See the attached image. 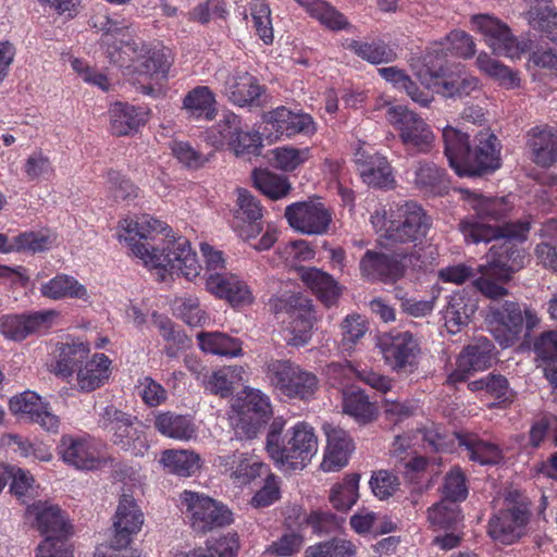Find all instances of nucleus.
Here are the masks:
<instances>
[{
	"label": "nucleus",
	"mask_w": 557,
	"mask_h": 557,
	"mask_svg": "<svg viewBox=\"0 0 557 557\" xmlns=\"http://www.w3.org/2000/svg\"><path fill=\"white\" fill-rule=\"evenodd\" d=\"M459 231L467 243L494 244L487 255L486 263L478 268L480 276L473 281L475 288L491 300H499L509 292L505 285L512 275L523 268V252L513 240H525L530 231L527 221L507 222L502 225L476 222L474 218L463 219L459 223Z\"/></svg>",
	"instance_id": "obj_1"
},
{
	"label": "nucleus",
	"mask_w": 557,
	"mask_h": 557,
	"mask_svg": "<svg viewBox=\"0 0 557 557\" xmlns=\"http://www.w3.org/2000/svg\"><path fill=\"white\" fill-rule=\"evenodd\" d=\"M121 228L123 233L119 234L120 239L127 243L132 252L143 260L146 267L159 270L160 281H165L166 274L176 273L189 281L199 274L200 267L196 253L186 238L163 240L162 248L152 244L165 231L161 221L143 214L136 220H123Z\"/></svg>",
	"instance_id": "obj_2"
},
{
	"label": "nucleus",
	"mask_w": 557,
	"mask_h": 557,
	"mask_svg": "<svg viewBox=\"0 0 557 557\" xmlns=\"http://www.w3.org/2000/svg\"><path fill=\"white\" fill-rule=\"evenodd\" d=\"M443 140L444 153L459 176H482L500 166L498 139L487 129L475 136L474 147L467 133L451 126L443 129Z\"/></svg>",
	"instance_id": "obj_3"
},
{
	"label": "nucleus",
	"mask_w": 557,
	"mask_h": 557,
	"mask_svg": "<svg viewBox=\"0 0 557 557\" xmlns=\"http://www.w3.org/2000/svg\"><path fill=\"white\" fill-rule=\"evenodd\" d=\"M285 420L275 418L270 424L265 449L276 463L290 469H304L318 451V440L313 429L298 423L283 435Z\"/></svg>",
	"instance_id": "obj_4"
},
{
	"label": "nucleus",
	"mask_w": 557,
	"mask_h": 557,
	"mask_svg": "<svg viewBox=\"0 0 557 557\" xmlns=\"http://www.w3.org/2000/svg\"><path fill=\"white\" fill-rule=\"evenodd\" d=\"M265 376L272 387L288 398L307 400L319 387V380L314 373L287 359L268 361Z\"/></svg>",
	"instance_id": "obj_5"
},
{
	"label": "nucleus",
	"mask_w": 557,
	"mask_h": 557,
	"mask_svg": "<svg viewBox=\"0 0 557 557\" xmlns=\"http://www.w3.org/2000/svg\"><path fill=\"white\" fill-rule=\"evenodd\" d=\"M530 516L528 498L519 491H510L505 497V508L490 519L488 534L493 540L510 545L525 534Z\"/></svg>",
	"instance_id": "obj_6"
},
{
	"label": "nucleus",
	"mask_w": 557,
	"mask_h": 557,
	"mask_svg": "<svg viewBox=\"0 0 557 557\" xmlns=\"http://www.w3.org/2000/svg\"><path fill=\"white\" fill-rule=\"evenodd\" d=\"M414 258L413 248H403L391 252L369 249L359 261L360 275L370 282L394 285L406 275L407 269Z\"/></svg>",
	"instance_id": "obj_7"
},
{
	"label": "nucleus",
	"mask_w": 557,
	"mask_h": 557,
	"mask_svg": "<svg viewBox=\"0 0 557 557\" xmlns=\"http://www.w3.org/2000/svg\"><path fill=\"white\" fill-rule=\"evenodd\" d=\"M431 219L420 205L413 201L399 206L396 219L389 220L385 227L384 246L392 248L396 245L421 243L431 227Z\"/></svg>",
	"instance_id": "obj_8"
},
{
	"label": "nucleus",
	"mask_w": 557,
	"mask_h": 557,
	"mask_svg": "<svg viewBox=\"0 0 557 557\" xmlns=\"http://www.w3.org/2000/svg\"><path fill=\"white\" fill-rule=\"evenodd\" d=\"M388 122L399 132V138L410 154L428 153L434 144L430 126L416 112L403 106L387 110Z\"/></svg>",
	"instance_id": "obj_9"
},
{
	"label": "nucleus",
	"mask_w": 557,
	"mask_h": 557,
	"mask_svg": "<svg viewBox=\"0 0 557 557\" xmlns=\"http://www.w3.org/2000/svg\"><path fill=\"white\" fill-rule=\"evenodd\" d=\"M182 503L189 513L190 525L196 532L206 533L232 522V512L208 496L185 491L182 494Z\"/></svg>",
	"instance_id": "obj_10"
},
{
	"label": "nucleus",
	"mask_w": 557,
	"mask_h": 557,
	"mask_svg": "<svg viewBox=\"0 0 557 557\" xmlns=\"http://www.w3.org/2000/svg\"><path fill=\"white\" fill-rule=\"evenodd\" d=\"M471 24L483 35L485 44L496 55L515 59L527 50V44L518 41L509 26L495 16L475 14L471 17Z\"/></svg>",
	"instance_id": "obj_11"
},
{
	"label": "nucleus",
	"mask_w": 557,
	"mask_h": 557,
	"mask_svg": "<svg viewBox=\"0 0 557 557\" xmlns=\"http://www.w3.org/2000/svg\"><path fill=\"white\" fill-rule=\"evenodd\" d=\"M493 301L487 314L492 334L502 347H510L519 341L523 330L522 310L515 301Z\"/></svg>",
	"instance_id": "obj_12"
},
{
	"label": "nucleus",
	"mask_w": 557,
	"mask_h": 557,
	"mask_svg": "<svg viewBox=\"0 0 557 557\" xmlns=\"http://www.w3.org/2000/svg\"><path fill=\"white\" fill-rule=\"evenodd\" d=\"M417 76L423 85L434 87L444 98L461 99L479 88L478 78L467 74L445 76L442 65L432 67L426 62L417 72Z\"/></svg>",
	"instance_id": "obj_13"
},
{
	"label": "nucleus",
	"mask_w": 557,
	"mask_h": 557,
	"mask_svg": "<svg viewBox=\"0 0 557 557\" xmlns=\"http://www.w3.org/2000/svg\"><path fill=\"white\" fill-rule=\"evenodd\" d=\"M380 348L386 363L397 373L409 374L417 370L420 347L411 333L384 337L380 342Z\"/></svg>",
	"instance_id": "obj_14"
},
{
	"label": "nucleus",
	"mask_w": 557,
	"mask_h": 557,
	"mask_svg": "<svg viewBox=\"0 0 557 557\" xmlns=\"http://www.w3.org/2000/svg\"><path fill=\"white\" fill-rule=\"evenodd\" d=\"M288 224L296 231L307 235H321L327 232L332 214L318 201L295 202L285 210Z\"/></svg>",
	"instance_id": "obj_15"
},
{
	"label": "nucleus",
	"mask_w": 557,
	"mask_h": 557,
	"mask_svg": "<svg viewBox=\"0 0 557 557\" xmlns=\"http://www.w3.org/2000/svg\"><path fill=\"white\" fill-rule=\"evenodd\" d=\"M143 524L144 513L135 499L123 494L114 517V534L111 540V547L114 549L126 548L132 542V536L140 531Z\"/></svg>",
	"instance_id": "obj_16"
},
{
	"label": "nucleus",
	"mask_w": 557,
	"mask_h": 557,
	"mask_svg": "<svg viewBox=\"0 0 557 557\" xmlns=\"http://www.w3.org/2000/svg\"><path fill=\"white\" fill-rule=\"evenodd\" d=\"M55 315L54 310L4 315L0 320V333L10 341L21 342L28 335L47 331Z\"/></svg>",
	"instance_id": "obj_17"
},
{
	"label": "nucleus",
	"mask_w": 557,
	"mask_h": 557,
	"mask_svg": "<svg viewBox=\"0 0 557 557\" xmlns=\"http://www.w3.org/2000/svg\"><path fill=\"white\" fill-rule=\"evenodd\" d=\"M136 422V417L114 406L106 407L99 419V425L111 434L113 444L124 450H128L140 437Z\"/></svg>",
	"instance_id": "obj_18"
},
{
	"label": "nucleus",
	"mask_w": 557,
	"mask_h": 557,
	"mask_svg": "<svg viewBox=\"0 0 557 557\" xmlns=\"http://www.w3.org/2000/svg\"><path fill=\"white\" fill-rule=\"evenodd\" d=\"M228 100L239 107H263L267 104L265 89L248 72H235L225 85Z\"/></svg>",
	"instance_id": "obj_19"
},
{
	"label": "nucleus",
	"mask_w": 557,
	"mask_h": 557,
	"mask_svg": "<svg viewBox=\"0 0 557 557\" xmlns=\"http://www.w3.org/2000/svg\"><path fill=\"white\" fill-rule=\"evenodd\" d=\"M207 289L232 307L252 304L253 296L248 285L237 276L225 273H210L206 280Z\"/></svg>",
	"instance_id": "obj_20"
},
{
	"label": "nucleus",
	"mask_w": 557,
	"mask_h": 557,
	"mask_svg": "<svg viewBox=\"0 0 557 557\" xmlns=\"http://www.w3.org/2000/svg\"><path fill=\"white\" fill-rule=\"evenodd\" d=\"M324 431L327 437V445L320 467L325 472H336L347 466L355 446L351 437L345 430L326 424L324 425Z\"/></svg>",
	"instance_id": "obj_21"
},
{
	"label": "nucleus",
	"mask_w": 557,
	"mask_h": 557,
	"mask_svg": "<svg viewBox=\"0 0 557 557\" xmlns=\"http://www.w3.org/2000/svg\"><path fill=\"white\" fill-rule=\"evenodd\" d=\"M289 302L294 311L285 341L290 346L300 347L306 345L312 335V305L310 299L301 295L292 296Z\"/></svg>",
	"instance_id": "obj_22"
},
{
	"label": "nucleus",
	"mask_w": 557,
	"mask_h": 557,
	"mask_svg": "<svg viewBox=\"0 0 557 557\" xmlns=\"http://www.w3.org/2000/svg\"><path fill=\"white\" fill-rule=\"evenodd\" d=\"M492 345L486 341L483 344L467 346L457 358V367L449 374L448 383L463 382L476 371H482L491 366Z\"/></svg>",
	"instance_id": "obj_23"
},
{
	"label": "nucleus",
	"mask_w": 557,
	"mask_h": 557,
	"mask_svg": "<svg viewBox=\"0 0 557 557\" xmlns=\"http://www.w3.org/2000/svg\"><path fill=\"white\" fill-rule=\"evenodd\" d=\"M10 410L15 414L27 417L47 431L58 429L59 419L47 410L46 405L35 392H24L10 399Z\"/></svg>",
	"instance_id": "obj_24"
},
{
	"label": "nucleus",
	"mask_w": 557,
	"mask_h": 557,
	"mask_svg": "<svg viewBox=\"0 0 557 557\" xmlns=\"http://www.w3.org/2000/svg\"><path fill=\"white\" fill-rule=\"evenodd\" d=\"M146 44L135 38L104 40L106 55L112 64L134 74L139 58L147 52Z\"/></svg>",
	"instance_id": "obj_25"
},
{
	"label": "nucleus",
	"mask_w": 557,
	"mask_h": 557,
	"mask_svg": "<svg viewBox=\"0 0 557 557\" xmlns=\"http://www.w3.org/2000/svg\"><path fill=\"white\" fill-rule=\"evenodd\" d=\"M264 120L277 133L287 137L299 133L310 134L315 129L314 122L309 114L293 112L285 107H278L268 112Z\"/></svg>",
	"instance_id": "obj_26"
},
{
	"label": "nucleus",
	"mask_w": 557,
	"mask_h": 557,
	"mask_svg": "<svg viewBox=\"0 0 557 557\" xmlns=\"http://www.w3.org/2000/svg\"><path fill=\"white\" fill-rule=\"evenodd\" d=\"M528 136L532 159L537 165L548 168L557 162V131L548 126H536Z\"/></svg>",
	"instance_id": "obj_27"
},
{
	"label": "nucleus",
	"mask_w": 557,
	"mask_h": 557,
	"mask_svg": "<svg viewBox=\"0 0 557 557\" xmlns=\"http://www.w3.org/2000/svg\"><path fill=\"white\" fill-rule=\"evenodd\" d=\"M27 512L35 517L38 530L46 537L47 535H69L70 527L58 506L39 502L28 507Z\"/></svg>",
	"instance_id": "obj_28"
},
{
	"label": "nucleus",
	"mask_w": 557,
	"mask_h": 557,
	"mask_svg": "<svg viewBox=\"0 0 557 557\" xmlns=\"http://www.w3.org/2000/svg\"><path fill=\"white\" fill-rule=\"evenodd\" d=\"M412 183L417 189L430 195H440L447 188L445 170L429 160L414 163Z\"/></svg>",
	"instance_id": "obj_29"
},
{
	"label": "nucleus",
	"mask_w": 557,
	"mask_h": 557,
	"mask_svg": "<svg viewBox=\"0 0 557 557\" xmlns=\"http://www.w3.org/2000/svg\"><path fill=\"white\" fill-rule=\"evenodd\" d=\"M461 191L466 195L465 198L469 201L471 209L482 223H484L483 221L485 220L499 222L506 218L511 210V205L506 197H485L482 194L468 189ZM475 221L479 222L478 220Z\"/></svg>",
	"instance_id": "obj_30"
},
{
	"label": "nucleus",
	"mask_w": 557,
	"mask_h": 557,
	"mask_svg": "<svg viewBox=\"0 0 557 557\" xmlns=\"http://www.w3.org/2000/svg\"><path fill=\"white\" fill-rule=\"evenodd\" d=\"M58 454L65 463L77 469H92L97 463L88 443L81 437L63 435L58 445Z\"/></svg>",
	"instance_id": "obj_31"
},
{
	"label": "nucleus",
	"mask_w": 557,
	"mask_h": 557,
	"mask_svg": "<svg viewBox=\"0 0 557 557\" xmlns=\"http://www.w3.org/2000/svg\"><path fill=\"white\" fill-rule=\"evenodd\" d=\"M301 278L326 307L334 305L341 296L342 289L338 283L332 275L320 269L305 270Z\"/></svg>",
	"instance_id": "obj_32"
},
{
	"label": "nucleus",
	"mask_w": 557,
	"mask_h": 557,
	"mask_svg": "<svg viewBox=\"0 0 557 557\" xmlns=\"http://www.w3.org/2000/svg\"><path fill=\"white\" fill-rule=\"evenodd\" d=\"M40 293L44 297L52 300L76 298L87 301L89 298L87 288L75 277L66 274H59L49 282L42 284Z\"/></svg>",
	"instance_id": "obj_33"
},
{
	"label": "nucleus",
	"mask_w": 557,
	"mask_h": 557,
	"mask_svg": "<svg viewBox=\"0 0 557 557\" xmlns=\"http://www.w3.org/2000/svg\"><path fill=\"white\" fill-rule=\"evenodd\" d=\"M110 359L104 354H96L77 371V385L83 392L100 387L110 376Z\"/></svg>",
	"instance_id": "obj_34"
},
{
	"label": "nucleus",
	"mask_w": 557,
	"mask_h": 557,
	"mask_svg": "<svg viewBox=\"0 0 557 557\" xmlns=\"http://www.w3.org/2000/svg\"><path fill=\"white\" fill-rule=\"evenodd\" d=\"M476 309V302L465 294L457 293L453 295L444 312L445 325L448 332L456 334L462 326L468 325Z\"/></svg>",
	"instance_id": "obj_35"
},
{
	"label": "nucleus",
	"mask_w": 557,
	"mask_h": 557,
	"mask_svg": "<svg viewBox=\"0 0 557 557\" xmlns=\"http://www.w3.org/2000/svg\"><path fill=\"white\" fill-rule=\"evenodd\" d=\"M357 162L360 164L359 172L363 182L370 186L384 188L393 185L392 169L384 157L377 154L369 157L363 161V153H357Z\"/></svg>",
	"instance_id": "obj_36"
},
{
	"label": "nucleus",
	"mask_w": 557,
	"mask_h": 557,
	"mask_svg": "<svg viewBox=\"0 0 557 557\" xmlns=\"http://www.w3.org/2000/svg\"><path fill=\"white\" fill-rule=\"evenodd\" d=\"M111 132L115 136H127L138 131L144 125L145 119L127 103L116 102L109 111Z\"/></svg>",
	"instance_id": "obj_37"
},
{
	"label": "nucleus",
	"mask_w": 557,
	"mask_h": 557,
	"mask_svg": "<svg viewBox=\"0 0 557 557\" xmlns=\"http://www.w3.org/2000/svg\"><path fill=\"white\" fill-rule=\"evenodd\" d=\"M346 48L371 64L389 63L397 58L396 52L381 39H372L371 41L350 40Z\"/></svg>",
	"instance_id": "obj_38"
},
{
	"label": "nucleus",
	"mask_w": 557,
	"mask_h": 557,
	"mask_svg": "<svg viewBox=\"0 0 557 557\" xmlns=\"http://www.w3.org/2000/svg\"><path fill=\"white\" fill-rule=\"evenodd\" d=\"M343 410L352 417L359 424L373 422L377 417V408L369 400V396L361 389L344 394Z\"/></svg>",
	"instance_id": "obj_39"
},
{
	"label": "nucleus",
	"mask_w": 557,
	"mask_h": 557,
	"mask_svg": "<svg viewBox=\"0 0 557 557\" xmlns=\"http://www.w3.org/2000/svg\"><path fill=\"white\" fill-rule=\"evenodd\" d=\"M199 461V456L194 451L174 449L164 450L160 459L169 472L181 476H190L198 471Z\"/></svg>",
	"instance_id": "obj_40"
},
{
	"label": "nucleus",
	"mask_w": 557,
	"mask_h": 557,
	"mask_svg": "<svg viewBox=\"0 0 557 557\" xmlns=\"http://www.w3.org/2000/svg\"><path fill=\"white\" fill-rule=\"evenodd\" d=\"M200 348L213 355L237 357L242 354V343L237 338L230 337L224 333L197 334Z\"/></svg>",
	"instance_id": "obj_41"
},
{
	"label": "nucleus",
	"mask_w": 557,
	"mask_h": 557,
	"mask_svg": "<svg viewBox=\"0 0 557 557\" xmlns=\"http://www.w3.org/2000/svg\"><path fill=\"white\" fill-rule=\"evenodd\" d=\"M154 426L161 434L176 440H189L195 433L190 419L170 411L158 414Z\"/></svg>",
	"instance_id": "obj_42"
},
{
	"label": "nucleus",
	"mask_w": 557,
	"mask_h": 557,
	"mask_svg": "<svg viewBox=\"0 0 557 557\" xmlns=\"http://www.w3.org/2000/svg\"><path fill=\"white\" fill-rule=\"evenodd\" d=\"M458 442L468 450L471 460L481 465H492L500 459V450L497 445L482 441L475 435L458 434Z\"/></svg>",
	"instance_id": "obj_43"
},
{
	"label": "nucleus",
	"mask_w": 557,
	"mask_h": 557,
	"mask_svg": "<svg viewBox=\"0 0 557 557\" xmlns=\"http://www.w3.org/2000/svg\"><path fill=\"white\" fill-rule=\"evenodd\" d=\"M428 519L436 530L456 531L462 521L458 504L442 499L429 509Z\"/></svg>",
	"instance_id": "obj_44"
},
{
	"label": "nucleus",
	"mask_w": 557,
	"mask_h": 557,
	"mask_svg": "<svg viewBox=\"0 0 557 557\" xmlns=\"http://www.w3.org/2000/svg\"><path fill=\"white\" fill-rule=\"evenodd\" d=\"M214 95L207 86H198L191 89L183 99V109L190 115L201 116L205 114L207 120H212L215 113Z\"/></svg>",
	"instance_id": "obj_45"
},
{
	"label": "nucleus",
	"mask_w": 557,
	"mask_h": 557,
	"mask_svg": "<svg viewBox=\"0 0 557 557\" xmlns=\"http://www.w3.org/2000/svg\"><path fill=\"white\" fill-rule=\"evenodd\" d=\"M89 355V346L84 343L65 344L60 348L55 373L64 377L73 374L75 369L82 368V363Z\"/></svg>",
	"instance_id": "obj_46"
},
{
	"label": "nucleus",
	"mask_w": 557,
	"mask_h": 557,
	"mask_svg": "<svg viewBox=\"0 0 557 557\" xmlns=\"http://www.w3.org/2000/svg\"><path fill=\"white\" fill-rule=\"evenodd\" d=\"M476 64L482 72L497 81L506 88H516L520 84V78L518 77L517 72H513L499 61L491 58L485 52L479 54Z\"/></svg>",
	"instance_id": "obj_47"
},
{
	"label": "nucleus",
	"mask_w": 557,
	"mask_h": 557,
	"mask_svg": "<svg viewBox=\"0 0 557 557\" xmlns=\"http://www.w3.org/2000/svg\"><path fill=\"white\" fill-rule=\"evenodd\" d=\"M359 480L358 473H350L342 483L332 487L330 502L337 510H348L357 502Z\"/></svg>",
	"instance_id": "obj_48"
},
{
	"label": "nucleus",
	"mask_w": 557,
	"mask_h": 557,
	"mask_svg": "<svg viewBox=\"0 0 557 557\" xmlns=\"http://www.w3.org/2000/svg\"><path fill=\"white\" fill-rule=\"evenodd\" d=\"M255 186L271 199L285 197L290 190L286 177L273 174L267 170H255L252 173Z\"/></svg>",
	"instance_id": "obj_49"
},
{
	"label": "nucleus",
	"mask_w": 557,
	"mask_h": 557,
	"mask_svg": "<svg viewBox=\"0 0 557 557\" xmlns=\"http://www.w3.org/2000/svg\"><path fill=\"white\" fill-rule=\"evenodd\" d=\"M145 50L147 52L139 58L134 74L147 77H152L158 74L165 75L170 67V62L164 51L156 49L149 44H146Z\"/></svg>",
	"instance_id": "obj_50"
},
{
	"label": "nucleus",
	"mask_w": 557,
	"mask_h": 557,
	"mask_svg": "<svg viewBox=\"0 0 557 557\" xmlns=\"http://www.w3.org/2000/svg\"><path fill=\"white\" fill-rule=\"evenodd\" d=\"M250 15L253 21V27L260 39L270 45L273 42V27L271 20V9L263 0H251L249 4Z\"/></svg>",
	"instance_id": "obj_51"
},
{
	"label": "nucleus",
	"mask_w": 557,
	"mask_h": 557,
	"mask_svg": "<svg viewBox=\"0 0 557 557\" xmlns=\"http://www.w3.org/2000/svg\"><path fill=\"white\" fill-rule=\"evenodd\" d=\"M240 128V117L233 112H225L216 126L210 131V138L215 146H231Z\"/></svg>",
	"instance_id": "obj_52"
},
{
	"label": "nucleus",
	"mask_w": 557,
	"mask_h": 557,
	"mask_svg": "<svg viewBox=\"0 0 557 557\" xmlns=\"http://www.w3.org/2000/svg\"><path fill=\"white\" fill-rule=\"evenodd\" d=\"M531 27L542 33L557 45V12L550 8L535 9L528 12Z\"/></svg>",
	"instance_id": "obj_53"
},
{
	"label": "nucleus",
	"mask_w": 557,
	"mask_h": 557,
	"mask_svg": "<svg viewBox=\"0 0 557 557\" xmlns=\"http://www.w3.org/2000/svg\"><path fill=\"white\" fill-rule=\"evenodd\" d=\"M174 310L177 315L188 325L190 326H201L207 317L205 312L200 308V302L197 297L194 296H183L177 297L173 301Z\"/></svg>",
	"instance_id": "obj_54"
},
{
	"label": "nucleus",
	"mask_w": 557,
	"mask_h": 557,
	"mask_svg": "<svg viewBox=\"0 0 557 557\" xmlns=\"http://www.w3.org/2000/svg\"><path fill=\"white\" fill-rule=\"evenodd\" d=\"M355 554V545L343 539L319 543L306 550V557H352Z\"/></svg>",
	"instance_id": "obj_55"
},
{
	"label": "nucleus",
	"mask_w": 557,
	"mask_h": 557,
	"mask_svg": "<svg viewBox=\"0 0 557 557\" xmlns=\"http://www.w3.org/2000/svg\"><path fill=\"white\" fill-rule=\"evenodd\" d=\"M12 479L11 493L22 503L26 504L36 494L35 480L28 471L23 469L8 470V479Z\"/></svg>",
	"instance_id": "obj_56"
},
{
	"label": "nucleus",
	"mask_w": 557,
	"mask_h": 557,
	"mask_svg": "<svg viewBox=\"0 0 557 557\" xmlns=\"http://www.w3.org/2000/svg\"><path fill=\"white\" fill-rule=\"evenodd\" d=\"M53 242L52 235L42 232H26L14 237V248L17 251L36 253L49 249Z\"/></svg>",
	"instance_id": "obj_57"
},
{
	"label": "nucleus",
	"mask_w": 557,
	"mask_h": 557,
	"mask_svg": "<svg viewBox=\"0 0 557 557\" xmlns=\"http://www.w3.org/2000/svg\"><path fill=\"white\" fill-rule=\"evenodd\" d=\"M236 219L243 222H258L262 218V209L259 201L246 189H237V209L234 212Z\"/></svg>",
	"instance_id": "obj_58"
},
{
	"label": "nucleus",
	"mask_w": 557,
	"mask_h": 557,
	"mask_svg": "<svg viewBox=\"0 0 557 557\" xmlns=\"http://www.w3.org/2000/svg\"><path fill=\"white\" fill-rule=\"evenodd\" d=\"M442 492L444 495L443 499H447V502H453L454 504L467 497L468 490L466 486V478L459 468L451 469L445 475Z\"/></svg>",
	"instance_id": "obj_59"
},
{
	"label": "nucleus",
	"mask_w": 557,
	"mask_h": 557,
	"mask_svg": "<svg viewBox=\"0 0 557 557\" xmlns=\"http://www.w3.org/2000/svg\"><path fill=\"white\" fill-rule=\"evenodd\" d=\"M24 172L29 181L48 178L53 174V166L50 158L41 149L35 150L26 159Z\"/></svg>",
	"instance_id": "obj_60"
},
{
	"label": "nucleus",
	"mask_w": 557,
	"mask_h": 557,
	"mask_svg": "<svg viewBox=\"0 0 557 557\" xmlns=\"http://www.w3.org/2000/svg\"><path fill=\"white\" fill-rule=\"evenodd\" d=\"M240 412L248 413V416L252 418H260V420L268 422L272 416V407L269 398L264 394L260 391H250L247 393Z\"/></svg>",
	"instance_id": "obj_61"
},
{
	"label": "nucleus",
	"mask_w": 557,
	"mask_h": 557,
	"mask_svg": "<svg viewBox=\"0 0 557 557\" xmlns=\"http://www.w3.org/2000/svg\"><path fill=\"white\" fill-rule=\"evenodd\" d=\"M368 331L366 320L360 314H349L342 322V346L350 349Z\"/></svg>",
	"instance_id": "obj_62"
},
{
	"label": "nucleus",
	"mask_w": 557,
	"mask_h": 557,
	"mask_svg": "<svg viewBox=\"0 0 557 557\" xmlns=\"http://www.w3.org/2000/svg\"><path fill=\"white\" fill-rule=\"evenodd\" d=\"M275 166L283 171H293L309 158V149L278 147L273 150Z\"/></svg>",
	"instance_id": "obj_63"
},
{
	"label": "nucleus",
	"mask_w": 557,
	"mask_h": 557,
	"mask_svg": "<svg viewBox=\"0 0 557 557\" xmlns=\"http://www.w3.org/2000/svg\"><path fill=\"white\" fill-rule=\"evenodd\" d=\"M239 548L235 535L224 536L216 540L206 550L198 549L193 553L194 557H235Z\"/></svg>",
	"instance_id": "obj_64"
}]
</instances>
